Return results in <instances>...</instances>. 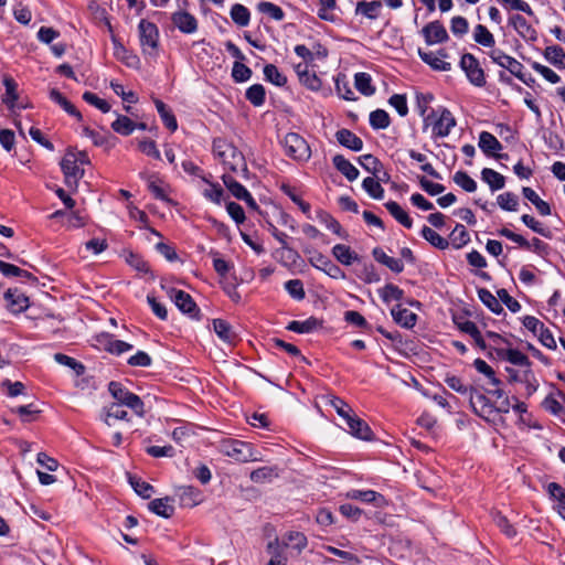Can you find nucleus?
<instances>
[{"mask_svg": "<svg viewBox=\"0 0 565 565\" xmlns=\"http://www.w3.org/2000/svg\"><path fill=\"white\" fill-rule=\"evenodd\" d=\"M391 313L394 321L403 328L411 329L416 324L417 316L401 305L393 307Z\"/></svg>", "mask_w": 565, "mask_h": 565, "instance_id": "obj_23", "label": "nucleus"}, {"mask_svg": "<svg viewBox=\"0 0 565 565\" xmlns=\"http://www.w3.org/2000/svg\"><path fill=\"white\" fill-rule=\"evenodd\" d=\"M335 136L340 145L353 151H360L363 148V141L361 138L348 129L339 130Z\"/></svg>", "mask_w": 565, "mask_h": 565, "instance_id": "obj_30", "label": "nucleus"}, {"mask_svg": "<svg viewBox=\"0 0 565 565\" xmlns=\"http://www.w3.org/2000/svg\"><path fill=\"white\" fill-rule=\"evenodd\" d=\"M385 207L390 212V214L403 226L411 228L413 226V221L409 217L408 213L395 201H388L385 203Z\"/></svg>", "mask_w": 565, "mask_h": 565, "instance_id": "obj_34", "label": "nucleus"}, {"mask_svg": "<svg viewBox=\"0 0 565 565\" xmlns=\"http://www.w3.org/2000/svg\"><path fill=\"white\" fill-rule=\"evenodd\" d=\"M212 327L218 339L224 343L232 345L237 341L238 335L227 321L223 319H214L212 321Z\"/></svg>", "mask_w": 565, "mask_h": 565, "instance_id": "obj_19", "label": "nucleus"}, {"mask_svg": "<svg viewBox=\"0 0 565 565\" xmlns=\"http://www.w3.org/2000/svg\"><path fill=\"white\" fill-rule=\"evenodd\" d=\"M380 8L381 3L379 1H361L356 6V13H360L369 19H376Z\"/></svg>", "mask_w": 565, "mask_h": 565, "instance_id": "obj_56", "label": "nucleus"}, {"mask_svg": "<svg viewBox=\"0 0 565 565\" xmlns=\"http://www.w3.org/2000/svg\"><path fill=\"white\" fill-rule=\"evenodd\" d=\"M345 498L370 503L375 508H384L387 505L386 499L381 493L373 490L352 489L345 493Z\"/></svg>", "mask_w": 565, "mask_h": 565, "instance_id": "obj_14", "label": "nucleus"}, {"mask_svg": "<svg viewBox=\"0 0 565 565\" xmlns=\"http://www.w3.org/2000/svg\"><path fill=\"white\" fill-rule=\"evenodd\" d=\"M140 177L147 182L149 191L154 195L156 199L170 202L168 196L169 186L157 175L140 173Z\"/></svg>", "mask_w": 565, "mask_h": 565, "instance_id": "obj_16", "label": "nucleus"}, {"mask_svg": "<svg viewBox=\"0 0 565 565\" xmlns=\"http://www.w3.org/2000/svg\"><path fill=\"white\" fill-rule=\"evenodd\" d=\"M4 299L7 300L8 309L13 313H20L29 307V298L18 290L9 289L4 294Z\"/></svg>", "mask_w": 565, "mask_h": 565, "instance_id": "obj_20", "label": "nucleus"}, {"mask_svg": "<svg viewBox=\"0 0 565 565\" xmlns=\"http://www.w3.org/2000/svg\"><path fill=\"white\" fill-rule=\"evenodd\" d=\"M138 32L142 53L149 57H157L159 51V30L157 25L142 19L139 22Z\"/></svg>", "mask_w": 565, "mask_h": 565, "instance_id": "obj_6", "label": "nucleus"}, {"mask_svg": "<svg viewBox=\"0 0 565 565\" xmlns=\"http://www.w3.org/2000/svg\"><path fill=\"white\" fill-rule=\"evenodd\" d=\"M372 79L371 76L367 73H356L354 77V84L356 89L365 95L371 96L374 94L375 89L371 84Z\"/></svg>", "mask_w": 565, "mask_h": 565, "instance_id": "obj_52", "label": "nucleus"}, {"mask_svg": "<svg viewBox=\"0 0 565 565\" xmlns=\"http://www.w3.org/2000/svg\"><path fill=\"white\" fill-rule=\"evenodd\" d=\"M362 186L365 192L375 200H382L384 196V189L377 180L374 178H365L362 182Z\"/></svg>", "mask_w": 565, "mask_h": 565, "instance_id": "obj_54", "label": "nucleus"}, {"mask_svg": "<svg viewBox=\"0 0 565 565\" xmlns=\"http://www.w3.org/2000/svg\"><path fill=\"white\" fill-rule=\"evenodd\" d=\"M222 180L225 184V186L228 189V191L235 196L237 200H242L243 198L247 196V189L243 186L239 182L234 180L228 174H223Z\"/></svg>", "mask_w": 565, "mask_h": 565, "instance_id": "obj_53", "label": "nucleus"}, {"mask_svg": "<svg viewBox=\"0 0 565 565\" xmlns=\"http://www.w3.org/2000/svg\"><path fill=\"white\" fill-rule=\"evenodd\" d=\"M156 108L168 129L175 131L178 122L173 114L167 108V106L159 99L154 100Z\"/></svg>", "mask_w": 565, "mask_h": 565, "instance_id": "obj_48", "label": "nucleus"}, {"mask_svg": "<svg viewBox=\"0 0 565 565\" xmlns=\"http://www.w3.org/2000/svg\"><path fill=\"white\" fill-rule=\"evenodd\" d=\"M545 58L558 68H565V52L561 46H547L544 51Z\"/></svg>", "mask_w": 565, "mask_h": 565, "instance_id": "obj_41", "label": "nucleus"}, {"mask_svg": "<svg viewBox=\"0 0 565 565\" xmlns=\"http://www.w3.org/2000/svg\"><path fill=\"white\" fill-rule=\"evenodd\" d=\"M469 399L471 407L478 416L486 420H491L495 416L494 405L483 394L473 390L470 393Z\"/></svg>", "mask_w": 565, "mask_h": 565, "instance_id": "obj_12", "label": "nucleus"}, {"mask_svg": "<svg viewBox=\"0 0 565 565\" xmlns=\"http://www.w3.org/2000/svg\"><path fill=\"white\" fill-rule=\"evenodd\" d=\"M456 126V119L449 109L439 107L438 109H431L424 117V131L430 130L433 138H445L451 129Z\"/></svg>", "mask_w": 565, "mask_h": 565, "instance_id": "obj_3", "label": "nucleus"}, {"mask_svg": "<svg viewBox=\"0 0 565 565\" xmlns=\"http://www.w3.org/2000/svg\"><path fill=\"white\" fill-rule=\"evenodd\" d=\"M335 89L340 97L347 100H355L353 90L344 75H338L335 78Z\"/></svg>", "mask_w": 565, "mask_h": 565, "instance_id": "obj_58", "label": "nucleus"}, {"mask_svg": "<svg viewBox=\"0 0 565 565\" xmlns=\"http://www.w3.org/2000/svg\"><path fill=\"white\" fill-rule=\"evenodd\" d=\"M149 510L162 518H170L174 512L173 499L166 497L149 502Z\"/></svg>", "mask_w": 565, "mask_h": 565, "instance_id": "obj_25", "label": "nucleus"}, {"mask_svg": "<svg viewBox=\"0 0 565 565\" xmlns=\"http://www.w3.org/2000/svg\"><path fill=\"white\" fill-rule=\"evenodd\" d=\"M108 390L115 399V404L130 408L139 417L145 415V404L138 395L128 391L118 382H110Z\"/></svg>", "mask_w": 565, "mask_h": 565, "instance_id": "obj_5", "label": "nucleus"}, {"mask_svg": "<svg viewBox=\"0 0 565 565\" xmlns=\"http://www.w3.org/2000/svg\"><path fill=\"white\" fill-rule=\"evenodd\" d=\"M422 33L428 45L441 43L448 39L446 29L438 21L429 22L423 28Z\"/></svg>", "mask_w": 565, "mask_h": 565, "instance_id": "obj_17", "label": "nucleus"}, {"mask_svg": "<svg viewBox=\"0 0 565 565\" xmlns=\"http://www.w3.org/2000/svg\"><path fill=\"white\" fill-rule=\"evenodd\" d=\"M180 9L171 14L173 25L182 33L193 34L198 30L196 18L183 10L182 7L188 4V0H175Z\"/></svg>", "mask_w": 565, "mask_h": 565, "instance_id": "obj_8", "label": "nucleus"}, {"mask_svg": "<svg viewBox=\"0 0 565 565\" xmlns=\"http://www.w3.org/2000/svg\"><path fill=\"white\" fill-rule=\"evenodd\" d=\"M470 241L469 233L461 224H457L449 235V243L455 248L463 247Z\"/></svg>", "mask_w": 565, "mask_h": 565, "instance_id": "obj_43", "label": "nucleus"}, {"mask_svg": "<svg viewBox=\"0 0 565 565\" xmlns=\"http://www.w3.org/2000/svg\"><path fill=\"white\" fill-rule=\"evenodd\" d=\"M460 67L466 73L469 82L477 86L482 87L486 84L483 70L480 67L479 62L472 54H463L460 60Z\"/></svg>", "mask_w": 565, "mask_h": 565, "instance_id": "obj_9", "label": "nucleus"}, {"mask_svg": "<svg viewBox=\"0 0 565 565\" xmlns=\"http://www.w3.org/2000/svg\"><path fill=\"white\" fill-rule=\"evenodd\" d=\"M320 326L316 318H309L305 321H291L287 329L297 333H310Z\"/></svg>", "mask_w": 565, "mask_h": 565, "instance_id": "obj_49", "label": "nucleus"}, {"mask_svg": "<svg viewBox=\"0 0 565 565\" xmlns=\"http://www.w3.org/2000/svg\"><path fill=\"white\" fill-rule=\"evenodd\" d=\"M479 299L482 301L483 305H486L492 312L500 313L502 312L503 308L499 301V299L492 295L491 291L488 289H479L478 290Z\"/></svg>", "mask_w": 565, "mask_h": 565, "instance_id": "obj_51", "label": "nucleus"}, {"mask_svg": "<svg viewBox=\"0 0 565 565\" xmlns=\"http://www.w3.org/2000/svg\"><path fill=\"white\" fill-rule=\"evenodd\" d=\"M51 100L60 105L68 115L75 117L77 120H82L81 113L75 108V106L67 100L65 96H63L57 89L52 88L49 93Z\"/></svg>", "mask_w": 565, "mask_h": 565, "instance_id": "obj_35", "label": "nucleus"}, {"mask_svg": "<svg viewBox=\"0 0 565 565\" xmlns=\"http://www.w3.org/2000/svg\"><path fill=\"white\" fill-rule=\"evenodd\" d=\"M3 84L6 87V95L3 97V103L7 104L9 108H13L15 102L18 99L17 94V84L11 77H6L3 79Z\"/></svg>", "mask_w": 565, "mask_h": 565, "instance_id": "obj_59", "label": "nucleus"}, {"mask_svg": "<svg viewBox=\"0 0 565 565\" xmlns=\"http://www.w3.org/2000/svg\"><path fill=\"white\" fill-rule=\"evenodd\" d=\"M473 366L479 373L486 375L489 379L491 385L498 386L501 384V381L495 376L493 369L486 361L476 359Z\"/></svg>", "mask_w": 565, "mask_h": 565, "instance_id": "obj_55", "label": "nucleus"}, {"mask_svg": "<svg viewBox=\"0 0 565 565\" xmlns=\"http://www.w3.org/2000/svg\"><path fill=\"white\" fill-rule=\"evenodd\" d=\"M370 125L374 129H385L390 126L388 114L383 109L374 110L370 114Z\"/></svg>", "mask_w": 565, "mask_h": 565, "instance_id": "obj_60", "label": "nucleus"}, {"mask_svg": "<svg viewBox=\"0 0 565 565\" xmlns=\"http://www.w3.org/2000/svg\"><path fill=\"white\" fill-rule=\"evenodd\" d=\"M111 128L117 134L129 136L136 129V124L124 115H118L116 120L111 122Z\"/></svg>", "mask_w": 565, "mask_h": 565, "instance_id": "obj_44", "label": "nucleus"}, {"mask_svg": "<svg viewBox=\"0 0 565 565\" xmlns=\"http://www.w3.org/2000/svg\"><path fill=\"white\" fill-rule=\"evenodd\" d=\"M167 294L180 311L188 313L191 317L196 315L198 307L188 292L175 288H170L167 290Z\"/></svg>", "mask_w": 565, "mask_h": 565, "instance_id": "obj_13", "label": "nucleus"}, {"mask_svg": "<svg viewBox=\"0 0 565 565\" xmlns=\"http://www.w3.org/2000/svg\"><path fill=\"white\" fill-rule=\"evenodd\" d=\"M213 153L221 163L228 170L241 173L246 178L248 173L244 154L230 141L224 138L213 140Z\"/></svg>", "mask_w": 565, "mask_h": 565, "instance_id": "obj_1", "label": "nucleus"}, {"mask_svg": "<svg viewBox=\"0 0 565 565\" xmlns=\"http://www.w3.org/2000/svg\"><path fill=\"white\" fill-rule=\"evenodd\" d=\"M308 262L310 263L311 266L323 271L333 279L345 278L344 271L338 265L332 263V260L329 257L319 252L312 253L311 256L308 258Z\"/></svg>", "mask_w": 565, "mask_h": 565, "instance_id": "obj_10", "label": "nucleus"}, {"mask_svg": "<svg viewBox=\"0 0 565 565\" xmlns=\"http://www.w3.org/2000/svg\"><path fill=\"white\" fill-rule=\"evenodd\" d=\"M481 179L490 186L491 191L501 190L505 183L504 177L490 168H484L481 171Z\"/></svg>", "mask_w": 565, "mask_h": 565, "instance_id": "obj_38", "label": "nucleus"}, {"mask_svg": "<svg viewBox=\"0 0 565 565\" xmlns=\"http://www.w3.org/2000/svg\"><path fill=\"white\" fill-rule=\"evenodd\" d=\"M259 12L268 14L276 21H281L285 18L282 9L271 2L263 1L257 4Z\"/></svg>", "mask_w": 565, "mask_h": 565, "instance_id": "obj_57", "label": "nucleus"}, {"mask_svg": "<svg viewBox=\"0 0 565 565\" xmlns=\"http://www.w3.org/2000/svg\"><path fill=\"white\" fill-rule=\"evenodd\" d=\"M218 450L224 456L237 462H249L259 460V452L248 443L237 439H224L218 444Z\"/></svg>", "mask_w": 565, "mask_h": 565, "instance_id": "obj_4", "label": "nucleus"}, {"mask_svg": "<svg viewBox=\"0 0 565 565\" xmlns=\"http://www.w3.org/2000/svg\"><path fill=\"white\" fill-rule=\"evenodd\" d=\"M490 58L493 63L499 66L507 68L511 74L518 77L521 81H524L523 74V65L516 61L514 57L505 54L503 51L499 49H494L489 53Z\"/></svg>", "mask_w": 565, "mask_h": 565, "instance_id": "obj_11", "label": "nucleus"}, {"mask_svg": "<svg viewBox=\"0 0 565 565\" xmlns=\"http://www.w3.org/2000/svg\"><path fill=\"white\" fill-rule=\"evenodd\" d=\"M203 181L205 183V186L202 189L203 196L215 204H221L224 194L221 185L207 180Z\"/></svg>", "mask_w": 565, "mask_h": 565, "instance_id": "obj_45", "label": "nucleus"}, {"mask_svg": "<svg viewBox=\"0 0 565 565\" xmlns=\"http://www.w3.org/2000/svg\"><path fill=\"white\" fill-rule=\"evenodd\" d=\"M334 167L339 170L349 181H354L359 177V170L343 156L337 154L332 159Z\"/></svg>", "mask_w": 565, "mask_h": 565, "instance_id": "obj_32", "label": "nucleus"}, {"mask_svg": "<svg viewBox=\"0 0 565 565\" xmlns=\"http://www.w3.org/2000/svg\"><path fill=\"white\" fill-rule=\"evenodd\" d=\"M547 492L550 497L556 501L554 510L558 513L565 511V489L556 482L547 484Z\"/></svg>", "mask_w": 565, "mask_h": 565, "instance_id": "obj_40", "label": "nucleus"}, {"mask_svg": "<svg viewBox=\"0 0 565 565\" xmlns=\"http://www.w3.org/2000/svg\"><path fill=\"white\" fill-rule=\"evenodd\" d=\"M373 256L379 263L385 265L394 273H401L404 269V264L401 259L386 255L381 248H375Z\"/></svg>", "mask_w": 565, "mask_h": 565, "instance_id": "obj_36", "label": "nucleus"}, {"mask_svg": "<svg viewBox=\"0 0 565 565\" xmlns=\"http://www.w3.org/2000/svg\"><path fill=\"white\" fill-rule=\"evenodd\" d=\"M100 344L104 347V349L113 354H121L124 352L130 351L132 349V345L115 339L114 337L109 334H105L99 340Z\"/></svg>", "mask_w": 565, "mask_h": 565, "instance_id": "obj_27", "label": "nucleus"}, {"mask_svg": "<svg viewBox=\"0 0 565 565\" xmlns=\"http://www.w3.org/2000/svg\"><path fill=\"white\" fill-rule=\"evenodd\" d=\"M316 220L339 237H347V233L343 231L340 223L328 212L322 210L317 211Z\"/></svg>", "mask_w": 565, "mask_h": 565, "instance_id": "obj_28", "label": "nucleus"}, {"mask_svg": "<svg viewBox=\"0 0 565 565\" xmlns=\"http://www.w3.org/2000/svg\"><path fill=\"white\" fill-rule=\"evenodd\" d=\"M284 545L285 547H290L296 550L298 553H300L303 548L307 546V537L303 533L300 532H288L284 536Z\"/></svg>", "mask_w": 565, "mask_h": 565, "instance_id": "obj_39", "label": "nucleus"}, {"mask_svg": "<svg viewBox=\"0 0 565 565\" xmlns=\"http://www.w3.org/2000/svg\"><path fill=\"white\" fill-rule=\"evenodd\" d=\"M522 192L524 198L527 199L536 207L541 215L546 216L551 214V207L548 203L542 200L533 189L524 186Z\"/></svg>", "mask_w": 565, "mask_h": 565, "instance_id": "obj_37", "label": "nucleus"}, {"mask_svg": "<svg viewBox=\"0 0 565 565\" xmlns=\"http://www.w3.org/2000/svg\"><path fill=\"white\" fill-rule=\"evenodd\" d=\"M479 148L487 154V156H498V151L502 149L501 142L494 137L492 134L488 131H482L479 135Z\"/></svg>", "mask_w": 565, "mask_h": 565, "instance_id": "obj_24", "label": "nucleus"}, {"mask_svg": "<svg viewBox=\"0 0 565 565\" xmlns=\"http://www.w3.org/2000/svg\"><path fill=\"white\" fill-rule=\"evenodd\" d=\"M345 423L352 436L363 440L372 439V430L369 425L361 418L356 417L354 414Z\"/></svg>", "mask_w": 565, "mask_h": 565, "instance_id": "obj_21", "label": "nucleus"}, {"mask_svg": "<svg viewBox=\"0 0 565 565\" xmlns=\"http://www.w3.org/2000/svg\"><path fill=\"white\" fill-rule=\"evenodd\" d=\"M285 289L296 300H302L306 296L303 284L300 279H290L285 282Z\"/></svg>", "mask_w": 565, "mask_h": 565, "instance_id": "obj_64", "label": "nucleus"}, {"mask_svg": "<svg viewBox=\"0 0 565 565\" xmlns=\"http://www.w3.org/2000/svg\"><path fill=\"white\" fill-rule=\"evenodd\" d=\"M473 39L478 44L486 47H492L495 43L493 34L482 24L476 25Z\"/></svg>", "mask_w": 565, "mask_h": 565, "instance_id": "obj_47", "label": "nucleus"}, {"mask_svg": "<svg viewBox=\"0 0 565 565\" xmlns=\"http://www.w3.org/2000/svg\"><path fill=\"white\" fill-rule=\"evenodd\" d=\"M422 236L429 242L434 247L445 249L448 247V239L440 236L436 231L428 226H424L422 230Z\"/></svg>", "mask_w": 565, "mask_h": 565, "instance_id": "obj_50", "label": "nucleus"}, {"mask_svg": "<svg viewBox=\"0 0 565 565\" xmlns=\"http://www.w3.org/2000/svg\"><path fill=\"white\" fill-rule=\"evenodd\" d=\"M514 30L525 40H534L536 38L535 30L520 14H514L509 20Z\"/></svg>", "mask_w": 565, "mask_h": 565, "instance_id": "obj_29", "label": "nucleus"}, {"mask_svg": "<svg viewBox=\"0 0 565 565\" xmlns=\"http://www.w3.org/2000/svg\"><path fill=\"white\" fill-rule=\"evenodd\" d=\"M498 355L501 359L509 361L513 365H519V366L530 365V360H529L527 355H525L524 353H522L521 351H519L516 349H499Z\"/></svg>", "mask_w": 565, "mask_h": 565, "instance_id": "obj_33", "label": "nucleus"}, {"mask_svg": "<svg viewBox=\"0 0 565 565\" xmlns=\"http://www.w3.org/2000/svg\"><path fill=\"white\" fill-rule=\"evenodd\" d=\"M179 498L184 507H195L202 502L201 491L191 486L179 488Z\"/></svg>", "mask_w": 565, "mask_h": 565, "instance_id": "obj_31", "label": "nucleus"}, {"mask_svg": "<svg viewBox=\"0 0 565 565\" xmlns=\"http://www.w3.org/2000/svg\"><path fill=\"white\" fill-rule=\"evenodd\" d=\"M246 98L255 106H262L265 102V88L260 84H254L246 90Z\"/></svg>", "mask_w": 565, "mask_h": 565, "instance_id": "obj_62", "label": "nucleus"}, {"mask_svg": "<svg viewBox=\"0 0 565 565\" xmlns=\"http://www.w3.org/2000/svg\"><path fill=\"white\" fill-rule=\"evenodd\" d=\"M231 18L238 26H247L250 20L249 10L243 4L236 3L231 8Z\"/></svg>", "mask_w": 565, "mask_h": 565, "instance_id": "obj_46", "label": "nucleus"}, {"mask_svg": "<svg viewBox=\"0 0 565 565\" xmlns=\"http://www.w3.org/2000/svg\"><path fill=\"white\" fill-rule=\"evenodd\" d=\"M333 257L344 266H350L359 260V255L350 246L337 244L332 247Z\"/></svg>", "mask_w": 565, "mask_h": 565, "instance_id": "obj_26", "label": "nucleus"}, {"mask_svg": "<svg viewBox=\"0 0 565 565\" xmlns=\"http://www.w3.org/2000/svg\"><path fill=\"white\" fill-rule=\"evenodd\" d=\"M114 44V55L124 62L128 66H136L139 63L138 57L130 53L126 47L119 43L116 39L113 40Z\"/></svg>", "mask_w": 565, "mask_h": 565, "instance_id": "obj_42", "label": "nucleus"}, {"mask_svg": "<svg viewBox=\"0 0 565 565\" xmlns=\"http://www.w3.org/2000/svg\"><path fill=\"white\" fill-rule=\"evenodd\" d=\"M295 71L299 78V82L311 90H319L322 86L320 78L315 72L309 70L308 64H298L295 66Z\"/></svg>", "mask_w": 565, "mask_h": 565, "instance_id": "obj_18", "label": "nucleus"}, {"mask_svg": "<svg viewBox=\"0 0 565 565\" xmlns=\"http://www.w3.org/2000/svg\"><path fill=\"white\" fill-rule=\"evenodd\" d=\"M454 182L467 192H475L477 189L476 181L463 171L454 174Z\"/></svg>", "mask_w": 565, "mask_h": 565, "instance_id": "obj_63", "label": "nucleus"}, {"mask_svg": "<svg viewBox=\"0 0 565 565\" xmlns=\"http://www.w3.org/2000/svg\"><path fill=\"white\" fill-rule=\"evenodd\" d=\"M264 75L268 82L276 86H284L287 83L286 76L282 75L273 64H268L264 67Z\"/></svg>", "mask_w": 565, "mask_h": 565, "instance_id": "obj_61", "label": "nucleus"}, {"mask_svg": "<svg viewBox=\"0 0 565 565\" xmlns=\"http://www.w3.org/2000/svg\"><path fill=\"white\" fill-rule=\"evenodd\" d=\"M284 148L287 156L298 161H307L311 157L307 141L295 132H289L284 138Z\"/></svg>", "mask_w": 565, "mask_h": 565, "instance_id": "obj_7", "label": "nucleus"}, {"mask_svg": "<svg viewBox=\"0 0 565 565\" xmlns=\"http://www.w3.org/2000/svg\"><path fill=\"white\" fill-rule=\"evenodd\" d=\"M102 420L108 427H111L117 420H128V413L124 409V406H120V404L111 403L104 408Z\"/></svg>", "mask_w": 565, "mask_h": 565, "instance_id": "obj_22", "label": "nucleus"}, {"mask_svg": "<svg viewBox=\"0 0 565 565\" xmlns=\"http://www.w3.org/2000/svg\"><path fill=\"white\" fill-rule=\"evenodd\" d=\"M89 162L85 151L67 149L60 162L67 186L74 190L77 189L78 181L84 177V166L89 164Z\"/></svg>", "mask_w": 565, "mask_h": 565, "instance_id": "obj_2", "label": "nucleus"}, {"mask_svg": "<svg viewBox=\"0 0 565 565\" xmlns=\"http://www.w3.org/2000/svg\"><path fill=\"white\" fill-rule=\"evenodd\" d=\"M420 58L435 71L447 72L451 68V64L446 61L447 54L444 50L437 52H425L418 50Z\"/></svg>", "mask_w": 565, "mask_h": 565, "instance_id": "obj_15", "label": "nucleus"}]
</instances>
